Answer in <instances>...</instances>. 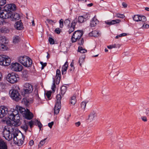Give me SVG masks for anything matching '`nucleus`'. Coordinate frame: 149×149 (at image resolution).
Here are the masks:
<instances>
[{
  "instance_id": "obj_1",
  "label": "nucleus",
  "mask_w": 149,
  "mask_h": 149,
  "mask_svg": "<svg viewBox=\"0 0 149 149\" xmlns=\"http://www.w3.org/2000/svg\"><path fill=\"white\" fill-rule=\"evenodd\" d=\"M84 34L82 31L80 30H77L73 33L71 37V40L72 42H74L78 41L79 45H83L84 43V39L81 38Z\"/></svg>"
},
{
  "instance_id": "obj_2",
  "label": "nucleus",
  "mask_w": 149,
  "mask_h": 149,
  "mask_svg": "<svg viewBox=\"0 0 149 149\" xmlns=\"http://www.w3.org/2000/svg\"><path fill=\"white\" fill-rule=\"evenodd\" d=\"M18 61L24 66L26 67H31L32 63V60L26 56L19 57L18 59Z\"/></svg>"
},
{
  "instance_id": "obj_3",
  "label": "nucleus",
  "mask_w": 149,
  "mask_h": 149,
  "mask_svg": "<svg viewBox=\"0 0 149 149\" xmlns=\"http://www.w3.org/2000/svg\"><path fill=\"white\" fill-rule=\"evenodd\" d=\"M13 141L14 143L18 146H21L23 144H26L27 142H25L24 140L25 136L22 134L21 138H20L18 134L16 133V135H13Z\"/></svg>"
},
{
  "instance_id": "obj_4",
  "label": "nucleus",
  "mask_w": 149,
  "mask_h": 149,
  "mask_svg": "<svg viewBox=\"0 0 149 149\" xmlns=\"http://www.w3.org/2000/svg\"><path fill=\"white\" fill-rule=\"evenodd\" d=\"M33 90V86L32 85L28 83L24 84L23 90L21 91L22 95L25 96V95L30 94L32 93Z\"/></svg>"
},
{
  "instance_id": "obj_5",
  "label": "nucleus",
  "mask_w": 149,
  "mask_h": 149,
  "mask_svg": "<svg viewBox=\"0 0 149 149\" xmlns=\"http://www.w3.org/2000/svg\"><path fill=\"white\" fill-rule=\"evenodd\" d=\"M62 97L60 94H57L56 96V102L55 104L54 108V114H57L59 113L61 107V100Z\"/></svg>"
},
{
  "instance_id": "obj_6",
  "label": "nucleus",
  "mask_w": 149,
  "mask_h": 149,
  "mask_svg": "<svg viewBox=\"0 0 149 149\" xmlns=\"http://www.w3.org/2000/svg\"><path fill=\"white\" fill-rule=\"evenodd\" d=\"M9 93L11 97L16 101H19L22 98L21 96L17 89H14L11 90Z\"/></svg>"
},
{
  "instance_id": "obj_7",
  "label": "nucleus",
  "mask_w": 149,
  "mask_h": 149,
  "mask_svg": "<svg viewBox=\"0 0 149 149\" xmlns=\"http://www.w3.org/2000/svg\"><path fill=\"white\" fill-rule=\"evenodd\" d=\"M10 63V59L7 56L4 55H0V65H1L8 66Z\"/></svg>"
},
{
  "instance_id": "obj_8",
  "label": "nucleus",
  "mask_w": 149,
  "mask_h": 149,
  "mask_svg": "<svg viewBox=\"0 0 149 149\" xmlns=\"http://www.w3.org/2000/svg\"><path fill=\"white\" fill-rule=\"evenodd\" d=\"M18 75L12 73H9L6 76L7 80L10 83L14 84L17 82V78H19Z\"/></svg>"
},
{
  "instance_id": "obj_9",
  "label": "nucleus",
  "mask_w": 149,
  "mask_h": 149,
  "mask_svg": "<svg viewBox=\"0 0 149 149\" xmlns=\"http://www.w3.org/2000/svg\"><path fill=\"white\" fill-rule=\"evenodd\" d=\"M10 67L13 70L16 72H20L23 69L22 65L17 63H12Z\"/></svg>"
},
{
  "instance_id": "obj_10",
  "label": "nucleus",
  "mask_w": 149,
  "mask_h": 149,
  "mask_svg": "<svg viewBox=\"0 0 149 149\" xmlns=\"http://www.w3.org/2000/svg\"><path fill=\"white\" fill-rule=\"evenodd\" d=\"M11 13H10L6 10H4L0 11V17L3 19H7L10 18L11 16Z\"/></svg>"
},
{
  "instance_id": "obj_11",
  "label": "nucleus",
  "mask_w": 149,
  "mask_h": 149,
  "mask_svg": "<svg viewBox=\"0 0 149 149\" xmlns=\"http://www.w3.org/2000/svg\"><path fill=\"white\" fill-rule=\"evenodd\" d=\"M4 9L10 13H13V11L16 10V6L14 4H10L6 5L4 7Z\"/></svg>"
},
{
  "instance_id": "obj_12",
  "label": "nucleus",
  "mask_w": 149,
  "mask_h": 149,
  "mask_svg": "<svg viewBox=\"0 0 149 149\" xmlns=\"http://www.w3.org/2000/svg\"><path fill=\"white\" fill-rule=\"evenodd\" d=\"M8 112V108L4 106L0 107V118L5 116Z\"/></svg>"
},
{
  "instance_id": "obj_13",
  "label": "nucleus",
  "mask_w": 149,
  "mask_h": 149,
  "mask_svg": "<svg viewBox=\"0 0 149 149\" xmlns=\"http://www.w3.org/2000/svg\"><path fill=\"white\" fill-rule=\"evenodd\" d=\"M23 117L27 120H30L33 118V114L29 109L26 108V111L24 114L23 115Z\"/></svg>"
},
{
  "instance_id": "obj_14",
  "label": "nucleus",
  "mask_w": 149,
  "mask_h": 149,
  "mask_svg": "<svg viewBox=\"0 0 149 149\" xmlns=\"http://www.w3.org/2000/svg\"><path fill=\"white\" fill-rule=\"evenodd\" d=\"M16 110L12 112V113L14 114V115L15 116L16 118L17 122L18 125H20L21 123V121L22 119H20V117L19 116V112H18L17 109H16Z\"/></svg>"
},
{
  "instance_id": "obj_15",
  "label": "nucleus",
  "mask_w": 149,
  "mask_h": 149,
  "mask_svg": "<svg viewBox=\"0 0 149 149\" xmlns=\"http://www.w3.org/2000/svg\"><path fill=\"white\" fill-rule=\"evenodd\" d=\"M14 115V114L13 113H12L10 114L8 113V118L10 120H12L15 122V125L16 126H19V125H18L16 122L17 121L16 120V117Z\"/></svg>"
},
{
  "instance_id": "obj_16",
  "label": "nucleus",
  "mask_w": 149,
  "mask_h": 149,
  "mask_svg": "<svg viewBox=\"0 0 149 149\" xmlns=\"http://www.w3.org/2000/svg\"><path fill=\"white\" fill-rule=\"evenodd\" d=\"M61 73L59 69H57L56 71V84H58L61 79Z\"/></svg>"
},
{
  "instance_id": "obj_17",
  "label": "nucleus",
  "mask_w": 149,
  "mask_h": 149,
  "mask_svg": "<svg viewBox=\"0 0 149 149\" xmlns=\"http://www.w3.org/2000/svg\"><path fill=\"white\" fill-rule=\"evenodd\" d=\"M121 21L119 19H116L115 20H112L111 21H109L107 20L105 21V23L106 24L109 26L114 25L116 24L119 23Z\"/></svg>"
},
{
  "instance_id": "obj_18",
  "label": "nucleus",
  "mask_w": 149,
  "mask_h": 149,
  "mask_svg": "<svg viewBox=\"0 0 149 149\" xmlns=\"http://www.w3.org/2000/svg\"><path fill=\"white\" fill-rule=\"evenodd\" d=\"M98 23L99 21L95 17V16L91 21L90 26L91 27H94Z\"/></svg>"
},
{
  "instance_id": "obj_19",
  "label": "nucleus",
  "mask_w": 149,
  "mask_h": 149,
  "mask_svg": "<svg viewBox=\"0 0 149 149\" xmlns=\"http://www.w3.org/2000/svg\"><path fill=\"white\" fill-rule=\"evenodd\" d=\"M11 16L10 18H12L13 21L19 19L20 17L19 15L17 13H11Z\"/></svg>"
},
{
  "instance_id": "obj_20",
  "label": "nucleus",
  "mask_w": 149,
  "mask_h": 149,
  "mask_svg": "<svg viewBox=\"0 0 149 149\" xmlns=\"http://www.w3.org/2000/svg\"><path fill=\"white\" fill-rule=\"evenodd\" d=\"M16 133H12L10 132L4 136V137L6 140L10 141L13 138H14L13 135H16Z\"/></svg>"
},
{
  "instance_id": "obj_21",
  "label": "nucleus",
  "mask_w": 149,
  "mask_h": 149,
  "mask_svg": "<svg viewBox=\"0 0 149 149\" xmlns=\"http://www.w3.org/2000/svg\"><path fill=\"white\" fill-rule=\"evenodd\" d=\"M16 109H17L19 113L22 114L23 116V115H24L26 111V109L24 108L19 106H17L16 107Z\"/></svg>"
},
{
  "instance_id": "obj_22",
  "label": "nucleus",
  "mask_w": 149,
  "mask_h": 149,
  "mask_svg": "<svg viewBox=\"0 0 149 149\" xmlns=\"http://www.w3.org/2000/svg\"><path fill=\"white\" fill-rule=\"evenodd\" d=\"M15 26L17 30H21L22 29L23 25L21 21L20 20L16 22L15 24Z\"/></svg>"
},
{
  "instance_id": "obj_23",
  "label": "nucleus",
  "mask_w": 149,
  "mask_h": 149,
  "mask_svg": "<svg viewBox=\"0 0 149 149\" xmlns=\"http://www.w3.org/2000/svg\"><path fill=\"white\" fill-rule=\"evenodd\" d=\"M0 149H8L6 143L2 139L0 140Z\"/></svg>"
},
{
  "instance_id": "obj_24",
  "label": "nucleus",
  "mask_w": 149,
  "mask_h": 149,
  "mask_svg": "<svg viewBox=\"0 0 149 149\" xmlns=\"http://www.w3.org/2000/svg\"><path fill=\"white\" fill-rule=\"evenodd\" d=\"M68 67V61H66L62 68L61 71L62 74H65L66 73Z\"/></svg>"
},
{
  "instance_id": "obj_25",
  "label": "nucleus",
  "mask_w": 149,
  "mask_h": 149,
  "mask_svg": "<svg viewBox=\"0 0 149 149\" xmlns=\"http://www.w3.org/2000/svg\"><path fill=\"white\" fill-rule=\"evenodd\" d=\"M100 33L97 31H93L89 34V36L91 37H97L99 36Z\"/></svg>"
},
{
  "instance_id": "obj_26",
  "label": "nucleus",
  "mask_w": 149,
  "mask_h": 149,
  "mask_svg": "<svg viewBox=\"0 0 149 149\" xmlns=\"http://www.w3.org/2000/svg\"><path fill=\"white\" fill-rule=\"evenodd\" d=\"M96 116V113L95 111H93L88 116V119L93 120L95 117Z\"/></svg>"
},
{
  "instance_id": "obj_27",
  "label": "nucleus",
  "mask_w": 149,
  "mask_h": 149,
  "mask_svg": "<svg viewBox=\"0 0 149 149\" xmlns=\"http://www.w3.org/2000/svg\"><path fill=\"white\" fill-rule=\"evenodd\" d=\"M77 19L78 22H79V24L83 23L84 21H85L86 20V18L84 17L83 16H79Z\"/></svg>"
},
{
  "instance_id": "obj_28",
  "label": "nucleus",
  "mask_w": 149,
  "mask_h": 149,
  "mask_svg": "<svg viewBox=\"0 0 149 149\" xmlns=\"http://www.w3.org/2000/svg\"><path fill=\"white\" fill-rule=\"evenodd\" d=\"M9 31L8 29L5 27H3L0 29V32L2 33H8Z\"/></svg>"
},
{
  "instance_id": "obj_29",
  "label": "nucleus",
  "mask_w": 149,
  "mask_h": 149,
  "mask_svg": "<svg viewBox=\"0 0 149 149\" xmlns=\"http://www.w3.org/2000/svg\"><path fill=\"white\" fill-rule=\"evenodd\" d=\"M20 40V38L19 36H15L13 38V42L15 44L18 43Z\"/></svg>"
},
{
  "instance_id": "obj_30",
  "label": "nucleus",
  "mask_w": 149,
  "mask_h": 149,
  "mask_svg": "<svg viewBox=\"0 0 149 149\" xmlns=\"http://www.w3.org/2000/svg\"><path fill=\"white\" fill-rule=\"evenodd\" d=\"M70 103L72 105H74L76 102V97L75 96H73L71 97L70 100Z\"/></svg>"
},
{
  "instance_id": "obj_31",
  "label": "nucleus",
  "mask_w": 149,
  "mask_h": 149,
  "mask_svg": "<svg viewBox=\"0 0 149 149\" xmlns=\"http://www.w3.org/2000/svg\"><path fill=\"white\" fill-rule=\"evenodd\" d=\"M77 24L78 25H79V22H78L77 18L76 17L72 21L71 23V25L75 27L76 25Z\"/></svg>"
},
{
  "instance_id": "obj_32",
  "label": "nucleus",
  "mask_w": 149,
  "mask_h": 149,
  "mask_svg": "<svg viewBox=\"0 0 149 149\" xmlns=\"http://www.w3.org/2000/svg\"><path fill=\"white\" fill-rule=\"evenodd\" d=\"M47 139V138H46L45 139L42 140L40 142L39 144L38 145V147L40 148L43 146L44 145L46 142V140Z\"/></svg>"
},
{
  "instance_id": "obj_33",
  "label": "nucleus",
  "mask_w": 149,
  "mask_h": 149,
  "mask_svg": "<svg viewBox=\"0 0 149 149\" xmlns=\"http://www.w3.org/2000/svg\"><path fill=\"white\" fill-rule=\"evenodd\" d=\"M120 47V45L119 44H116L112 45H108L107 46V48L109 49H111L112 48H119Z\"/></svg>"
},
{
  "instance_id": "obj_34",
  "label": "nucleus",
  "mask_w": 149,
  "mask_h": 149,
  "mask_svg": "<svg viewBox=\"0 0 149 149\" xmlns=\"http://www.w3.org/2000/svg\"><path fill=\"white\" fill-rule=\"evenodd\" d=\"M61 93L62 95H64L66 92L67 90V88L66 86H63L61 88Z\"/></svg>"
},
{
  "instance_id": "obj_35",
  "label": "nucleus",
  "mask_w": 149,
  "mask_h": 149,
  "mask_svg": "<svg viewBox=\"0 0 149 149\" xmlns=\"http://www.w3.org/2000/svg\"><path fill=\"white\" fill-rule=\"evenodd\" d=\"M6 38L4 36L0 37V43L2 44H6Z\"/></svg>"
},
{
  "instance_id": "obj_36",
  "label": "nucleus",
  "mask_w": 149,
  "mask_h": 149,
  "mask_svg": "<svg viewBox=\"0 0 149 149\" xmlns=\"http://www.w3.org/2000/svg\"><path fill=\"white\" fill-rule=\"evenodd\" d=\"M22 102L26 106H28L29 103V101L26 98H23L22 100Z\"/></svg>"
},
{
  "instance_id": "obj_37",
  "label": "nucleus",
  "mask_w": 149,
  "mask_h": 149,
  "mask_svg": "<svg viewBox=\"0 0 149 149\" xmlns=\"http://www.w3.org/2000/svg\"><path fill=\"white\" fill-rule=\"evenodd\" d=\"M5 44H2L0 45V50L1 51H4L6 49V46Z\"/></svg>"
},
{
  "instance_id": "obj_38",
  "label": "nucleus",
  "mask_w": 149,
  "mask_h": 149,
  "mask_svg": "<svg viewBox=\"0 0 149 149\" xmlns=\"http://www.w3.org/2000/svg\"><path fill=\"white\" fill-rule=\"evenodd\" d=\"M78 50L79 52L82 53H84L87 52L86 50L83 49L82 47L79 46L78 47Z\"/></svg>"
},
{
  "instance_id": "obj_39",
  "label": "nucleus",
  "mask_w": 149,
  "mask_h": 149,
  "mask_svg": "<svg viewBox=\"0 0 149 149\" xmlns=\"http://www.w3.org/2000/svg\"><path fill=\"white\" fill-rule=\"evenodd\" d=\"M140 16L138 15H134L133 17V20L135 21L138 22L139 21L140 19Z\"/></svg>"
},
{
  "instance_id": "obj_40",
  "label": "nucleus",
  "mask_w": 149,
  "mask_h": 149,
  "mask_svg": "<svg viewBox=\"0 0 149 149\" xmlns=\"http://www.w3.org/2000/svg\"><path fill=\"white\" fill-rule=\"evenodd\" d=\"M146 18L145 16H140L139 21L144 22L146 21Z\"/></svg>"
},
{
  "instance_id": "obj_41",
  "label": "nucleus",
  "mask_w": 149,
  "mask_h": 149,
  "mask_svg": "<svg viewBox=\"0 0 149 149\" xmlns=\"http://www.w3.org/2000/svg\"><path fill=\"white\" fill-rule=\"evenodd\" d=\"M70 23V20L69 19H65L64 22V24L65 25L69 26V24Z\"/></svg>"
},
{
  "instance_id": "obj_42",
  "label": "nucleus",
  "mask_w": 149,
  "mask_h": 149,
  "mask_svg": "<svg viewBox=\"0 0 149 149\" xmlns=\"http://www.w3.org/2000/svg\"><path fill=\"white\" fill-rule=\"evenodd\" d=\"M75 28V27L74 26H73L72 25H71V26L69 27L68 31L69 33L70 34L73 32Z\"/></svg>"
},
{
  "instance_id": "obj_43",
  "label": "nucleus",
  "mask_w": 149,
  "mask_h": 149,
  "mask_svg": "<svg viewBox=\"0 0 149 149\" xmlns=\"http://www.w3.org/2000/svg\"><path fill=\"white\" fill-rule=\"evenodd\" d=\"M115 16L117 17L122 19H123L125 17V16L124 15L120 14L119 13L116 14Z\"/></svg>"
},
{
  "instance_id": "obj_44",
  "label": "nucleus",
  "mask_w": 149,
  "mask_h": 149,
  "mask_svg": "<svg viewBox=\"0 0 149 149\" xmlns=\"http://www.w3.org/2000/svg\"><path fill=\"white\" fill-rule=\"evenodd\" d=\"M84 58L82 57H80L79 58V65L80 66H81V64L82 63L84 62Z\"/></svg>"
},
{
  "instance_id": "obj_45",
  "label": "nucleus",
  "mask_w": 149,
  "mask_h": 149,
  "mask_svg": "<svg viewBox=\"0 0 149 149\" xmlns=\"http://www.w3.org/2000/svg\"><path fill=\"white\" fill-rule=\"evenodd\" d=\"M47 21L48 22L51 24H52V22L54 23H55L56 21V20H52L49 19H47Z\"/></svg>"
},
{
  "instance_id": "obj_46",
  "label": "nucleus",
  "mask_w": 149,
  "mask_h": 149,
  "mask_svg": "<svg viewBox=\"0 0 149 149\" xmlns=\"http://www.w3.org/2000/svg\"><path fill=\"white\" fill-rule=\"evenodd\" d=\"M49 41L51 44H54V40L52 38H49Z\"/></svg>"
},
{
  "instance_id": "obj_47",
  "label": "nucleus",
  "mask_w": 149,
  "mask_h": 149,
  "mask_svg": "<svg viewBox=\"0 0 149 149\" xmlns=\"http://www.w3.org/2000/svg\"><path fill=\"white\" fill-rule=\"evenodd\" d=\"M60 27L62 28L63 26V20L62 19H61L59 21Z\"/></svg>"
},
{
  "instance_id": "obj_48",
  "label": "nucleus",
  "mask_w": 149,
  "mask_h": 149,
  "mask_svg": "<svg viewBox=\"0 0 149 149\" xmlns=\"http://www.w3.org/2000/svg\"><path fill=\"white\" fill-rule=\"evenodd\" d=\"M86 103L85 102H82L81 104V107L82 109H85L86 107Z\"/></svg>"
},
{
  "instance_id": "obj_49",
  "label": "nucleus",
  "mask_w": 149,
  "mask_h": 149,
  "mask_svg": "<svg viewBox=\"0 0 149 149\" xmlns=\"http://www.w3.org/2000/svg\"><path fill=\"white\" fill-rule=\"evenodd\" d=\"M55 88H56V85L55 83V79H54V81H53V84L52 85V89L53 91H54L55 90Z\"/></svg>"
},
{
  "instance_id": "obj_50",
  "label": "nucleus",
  "mask_w": 149,
  "mask_h": 149,
  "mask_svg": "<svg viewBox=\"0 0 149 149\" xmlns=\"http://www.w3.org/2000/svg\"><path fill=\"white\" fill-rule=\"evenodd\" d=\"M6 0H0V6H3L6 3Z\"/></svg>"
},
{
  "instance_id": "obj_51",
  "label": "nucleus",
  "mask_w": 149,
  "mask_h": 149,
  "mask_svg": "<svg viewBox=\"0 0 149 149\" xmlns=\"http://www.w3.org/2000/svg\"><path fill=\"white\" fill-rule=\"evenodd\" d=\"M10 132L9 130H8L7 129H5L3 132V135L4 136Z\"/></svg>"
},
{
  "instance_id": "obj_52",
  "label": "nucleus",
  "mask_w": 149,
  "mask_h": 149,
  "mask_svg": "<svg viewBox=\"0 0 149 149\" xmlns=\"http://www.w3.org/2000/svg\"><path fill=\"white\" fill-rule=\"evenodd\" d=\"M51 92L49 91L47 92L46 93L45 95L48 99H49L50 97L51 96Z\"/></svg>"
},
{
  "instance_id": "obj_53",
  "label": "nucleus",
  "mask_w": 149,
  "mask_h": 149,
  "mask_svg": "<svg viewBox=\"0 0 149 149\" xmlns=\"http://www.w3.org/2000/svg\"><path fill=\"white\" fill-rule=\"evenodd\" d=\"M40 63L42 65V69H43L47 65V63H43L42 62H40Z\"/></svg>"
},
{
  "instance_id": "obj_54",
  "label": "nucleus",
  "mask_w": 149,
  "mask_h": 149,
  "mask_svg": "<svg viewBox=\"0 0 149 149\" xmlns=\"http://www.w3.org/2000/svg\"><path fill=\"white\" fill-rule=\"evenodd\" d=\"M54 31L55 33L57 34H59L61 32V30L59 28H57L55 29Z\"/></svg>"
},
{
  "instance_id": "obj_55",
  "label": "nucleus",
  "mask_w": 149,
  "mask_h": 149,
  "mask_svg": "<svg viewBox=\"0 0 149 149\" xmlns=\"http://www.w3.org/2000/svg\"><path fill=\"white\" fill-rule=\"evenodd\" d=\"M36 122H37L38 123V124H37V125L38 126V127H39L40 130H41V128L42 127V125L41 123V122L39 121H36Z\"/></svg>"
},
{
  "instance_id": "obj_56",
  "label": "nucleus",
  "mask_w": 149,
  "mask_h": 149,
  "mask_svg": "<svg viewBox=\"0 0 149 149\" xmlns=\"http://www.w3.org/2000/svg\"><path fill=\"white\" fill-rule=\"evenodd\" d=\"M29 124L31 127V128H32L33 127V125H34L33 121L32 120L30 121L29 122Z\"/></svg>"
},
{
  "instance_id": "obj_57",
  "label": "nucleus",
  "mask_w": 149,
  "mask_h": 149,
  "mask_svg": "<svg viewBox=\"0 0 149 149\" xmlns=\"http://www.w3.org/2000/svg\"><path fill=\"white\" fill-rule=\"evenodd\" d=\"M74 67H71L70 69L68 70V71L71 73H72L74 71Z\"/></svg>"
},
{
  "instance_id": "obj_58",
  "label": "nucleus",
  "mask_w": 149,
  "mask_h": 149,
  "mask_svg": "<svg viewBox=\"0 0 149 149\" xmlns=\"http://www.w3.org/2000/svg\"><path fill=\"white\" fill-rule=\"evenodd\" d=\"M22 128H23L24 130L25 131H26L27 130L28 128V127L27 125H25L22 126Z\"/></svg>"
},
{
  "instance_id": "obj_59",
  "label": "nucleus",
  "mask_w": 149,
  "mask_h": 149,
  "mask_svg": "<svg viewBox=\"0 0 149 149\" xmlns=\"http://www.w3.org/2000/svg\"><path fill=\"white\" fill-rule=\"evenodd\" d=\"M145 23H144L142 26V28L143 29L145 28H149V25L147 24H145Z\"/></svg>"
},
{
  "instance_id": "obj_60",
  "label": "nucleus",
  "mask_w": 149,
  "mask_h": 149,
  "mask_svg": "<svg viewBox=\"0 0 149 149\" xmlns=\"http://www.w3.org/2000/svg\"><path fill=\"white\" fill-rule=\"evenodd\" d=\"M54 122L53 121H52L51 123H49L48 124V126L50 128H51L52 127V126L54 125Z\"/></svg>"
},
{
  "instance_id": "obj_61",
  "label": "nucleus",
  "mask_w": 149,
  "mask_h": 149,
  "mask_svg": "<svg viewBox=\"0 0 149 149\" xmlns=\"http://www.w3.org/2000/svg\"><path fill=\"white\" fill-rule=\"evenodd\" d=\"M145 113L146 116H149V108H147L146 109Z\"/></svg>"
},
{
  "instance_id": "obj_62",
  "label": "nucleus",
  "mask_w": 149,
  "mask_h": 149,
  "mask_svg": "<svg viewBox=\"0 0 149 149\" xmlns=\"http://www.w3.org/2000/svg\"><path fill=\"white\" fill-rule=\"evenodd\" d=\"M33 144L34 141L33 140H31L29 141V144L30 146H33Z\"/></svg>"
},
{
  "instance_id": "obj_63",
  "label": "nucleus",
  "mask_w": 149,
  "mask_h": 149,
  "mask_svg": "<svg viewBox=\"0 0 149 149\" xmlns=\"http://www.w3.org/2000/svg\"><path fill=\"white\" fill-rule=\"evenodd\" d=\"M141 118L142 120L144 122H146L147 120V118L146 116L141 117Z\"/></svg>"
},
{
  "instance_id": "obj_64",
  "label": "nucleus",
  "mask_w": 149,
  "mask_h": 149,
  "mask_svg": "<svg viewBox=\"0 0 149 149\" xmlns=\"http://www.w3.org/2000/svg\"><path fill=\"white\" fill-rule=\"evenodd\" d=\"M127 35V33H123L120 34L119 35V37H121L125 36H126Z\"/></svg>"
}]
</instances>
